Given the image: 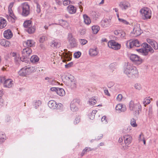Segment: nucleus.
Segmentation results:
<instances>
[{"instance_id": "obj_1", "label": "nucleus", "mask_w": 158, "mask_h": 158, "mask_svg": "<svg viewBox=\"0 0 158 158\" xmlns=\"http://www.w3.org/2000/svg\"><path fill=\"white\" fill-rule=\"evenodd\" d=\"M123 72L129 78H135L139 76L137 68L133 64L129 62L125 63L123 66Z\"/></svg>"}, {"instance_id": "obj_2", "label": "nucleus", "mask_w": 158, "mask_h": 158, "mask_svg": "<svg viewBox=\"0 0 158 158\" xmlns=\"http://www.w3.org/2000/svg\"><path fill=\"white\" fill-rule=\"evenodd\" d=\"M36 70V67L30 65L26 66L21 69L18 73L20 76L25 77L32 73L35 72Z\"/></svg>"}, {"instance_id": "obj_3", "label": "nucleus", "mask_w": 158, "mask_h": 158, "mask_svg": "<svg viewBox=\"0 0 158 158\" xmlns=\"http://www.w3.org/2000/svg\"><path fill=\"white\" fill-rule=\"evenodd\" d=\"M142 46L143 48L137 49L136 50L143 55L147 56L148 52L153 53L154 52V49L150 45L146 43H143L142 44Z\"/></svg>"}, {"instance_id": "obj_4", "label": "nucleus", "mask_w": 158, "mask_h": 158, "mask_svg": "<svg viewBox=\"0 0 158 158\" xmlns=\"http://www.w3.org/2000/svg\"><path fill=\"white\" fill-rule=\"evenodd\" d=\"M125 145L123 146L122 149L124 150L127 149L128 147V145L131 143L132 140V137L130 135L126 134L123 137Z\"/></svg>"}, {"instance_id": "obj_5", "label": "nucleus", "mask_w": 158, "mask_h": 158, "mask_svg": "<svg viewBox=\"0 0 158 158\" xmlns=\"http://www.w3.org/2000/svg\"><path fill=\"white\" fill-rule=\"evenodd\" d=\"M22 9L21 15L23 16H28L30 13V6L27 3H23L22 6Z\"/></svg>"}, {"instance_id": "obj_6", "label": "nucleus", "mask_w": 158, "mask_h": 158, "mask_svg": "<svg viewBox=\"0 0 158 158\" xmlns=\"http://www.w3.org/2000/svg\"><path fill=\"white\" fill-rule=\"evenodd\" d=\"M140 12L143 16H144L145 19H149L151 17V11L147 7H144L140 10Z\"/></svg>"}, {"instance_id": "obj_7", "label": "nucleus", "mask_w": 158, "mask_h": 158, "mask_svg": "<svg viewBox=\"0 0 158 158\" xmlns=\"http://www.w3.org/2000/svg\"><path fill=\"white\" fill-rule=\"evenodd\" d=\"M108 47L114 50H118L120 49L121 47L120 44L113 40L109 41L108 43Z\"/></svg>"}, {"instance_id": "obj_8", "label": "nucleus", "mask_w": 158, "mask_h": 158, "mask_svg": "<svg viewBox=\"0 0 158 158\" xmlns=\"http://www.w3.org/2000/svg\"><path fill=\"white\" fill-rule=\"evenodd\" d=\"M67 39L72 48L76 47L77 46V44L75 39L71 33L68 34Z\"/></svg>"}, {"instance_id": "obj_9", "label": "nucleus", "mask_w": 158, "mask_h": 158, "mask_svg": "<svg viewBox=\"0 0 158 158\" xmlns=\"http://www.w3.org/2000/svg\"><path fill=\"white\" fill-rule=\"evenodd\" d=\"M130 58L131 60L137 64H139L142 62V60L136 55L131 54Z\"/></svg>"}, {"instance_id": "obj_10", "label": "nucleus", "mask_w": 158, "mask_h": 158, "mask_svg": "<svg viewBox=\"0 0 158 158\" xmlns=\"http://www.w3.org/2000/svg\"><path fill=\"white\" fill-rule=\"evenodd\" d=\"M128 44H129V48H130L134 47H139L141 45V43L137 40H129L127 42V45H128Z\"/></svg>"}, {"instance_id": "obj_11", "label": "nucleus", "mask_w": 158, "mask_h": 158, "mask_svg": "<svg viewBox=\"0 0 158 158\" xmlns=\"http://www.w3.org/2000/svg\"><path fill=\"white\" fill-rule=\"evenodd\" d=\"M32 52L31 49L29 47L24 48L22 51L23 57L24 60H27V58L31 54Z\"/></svg>"}, {"instance_id": "obj_12", "label": "nucleus", "mask_w": 158, "mask_h": 158, "mask_svg": "<svg viewBox=\"0 0 158 158\" xmlns=\"http://www.w3.org/2000/svg\"><path fill=\"white\" fill-rule=\"evenodd\" d=\"M110 23L111 19L105 18L101 21V25L103 27H106L110 25Z\"/></svg>"}, {"instance_id": "obj_13", "label": "nucleus", "mask_w": 158, "mask_h": 158, "mask_svg": "<svg viewBox=\"0 0 158 158\" xmlns=\"http://www.w3.org/2000/svg\"><path fill=\"white\" fill-rule=\"evenodd\" d=\"M129 108L130 109H141V106L139 103H134L133 101H131L129 103Z\"/></svg>"}, {"instance_id": "obj_14", "label": "nucleus", "mask_w": 158, "mask_h": 158, "mask_svg": "<svg viewBox=\"0 0 158 158\" xmlns=\"http://www.w3.org/2000/svg\"><path fill=\"white\" fill-rule=\"evenodd\" d=\"M80 100L76 99L73 100L70 104V107L71 109H75L76 108H78L79 106Z\"/></svg>"}, {"instance_id": "obj_15", "label": "nucleus", "mask_w": 158, "mask_h": 158, "mask_svg": "<svg viewBox=\"0 0 158 158\" xmlns=\"http://www.w3.org/2000/svg\"><path fill=\"white\" fill-rule=\"evenodd\" d=\"M119 6L122 10H125L130 6V4L127 2H122L119 3Z\"/></svg>"}, {"instance_id": "obj_16", "label": "nucleus", "mask_w": 158, "mask_h": 158, "mask_svg": "<svg viewBox=\"0 0 158 158\" xmlns=\"http://www.w3.org/2000/svg\"><path fill=\"white\" fill-rule=\"evenodd\" d=\"M13 35V33L10 29L6 30L3 33L4 37L7 39H10L11 38Z\"/></svg>"}, {"instance_id": "obj_17", "label": "nucleus", "mask_w": 158, "mask_h": 158, "mask_svg": "<svg viewBox=\"0 0 158 158\" xmlns=\"http://www.w3.org/2000/svg\"><path fill=\"white\" fill-rule=\"evenodd\" d=\"M50 46L54 48H58L60 46V43L57 40H54L50 43Z\"/></svg>"}, {"instance_id": "obj_18", "label": "nucleus", "mask_w": 158, "mask_h": 158, "mask_svg": "<svg viewBox=\"0 0 158 158\" xmlns=\"http://www.w3.org/2000/svg\"><path fill=\"white\" fill-rule=\"evenodd\" d=\"M64 78L66 81L69 83L72 81H74V80L75 79L74 77L69 73H67L65 74Z\"/></svg>"}, {"instance_id": "obj_19", "label": "nucleus", "mask_w": 158, "mask_h": 158, "mask_svg": "<svg viewBox=\"0 0 158 158\" xmlns=\"http://www.w3.org/2000/svg\"><path fill=\"white\" fill-rule=\"evenodd\" d=\"M13 85V81L10 79L6 80L3 83L4 87L7 88H10Z\"/></svg>"}, {"instance_id": "obj_20", "label": "nucleus", "mask_w": 158, "mask_h": 158, "mask_svg": "<svg viewBox=\"0 0 158 158\" xmlns=\"http://www.w3.org/2000/svg\"><path fill=\"white\" fill-rule=\"evenodd\" d=\"M132 33L134 34V36L136 37L139 35L141 33L140 29L139 26H136L134 27Z\"/></svg>"}, {"instance_id": "obj_21", "label": "nucleus", "mask_w": 158, "mask_h": 158, "mask_svg": "<svg viewBox=\"0 0 158 158\" xmlns=\"http://www.w3.org/2000/svg\"><path fill=\"white\" fill-rule=\"evenodd\" d=\"M35 43L33 40H29L24 42L23 44L24 46L25 45L27 47H28L33 46L35 45Z\"/></svg>"}, {"instance_id": "obj_22", "label": "nucleus", "mask_w": 158, "mask_h": 158, "mask_svg": "<svg viewBox=\"0 0 158 158\" xmlns=\"http://www.w3.org/2000/svg\"><path fill=\"white\" fill-rule=\"evenodd\" d=\"M67 10L69 13L72 14L75 13L76 12V8L74 6L70 5L67 7Z\"/></svg>"}, {"instance_id": "obj_23", "label": "nucleus", "mask_w": 158, "mask_h": 158, "mask_svg": "<svg viewBox=\"0 0 158 158\" xmlns=\"http://www.w3.org/2000/svg\"><path fill=\"white\" fill-rule=\"evenodd\" d=\"M27 60H24L23 58V56H22V57H21L19 54L17 55L14 58L15 62L16 64H19V62H21V61L26 62V61Z\"/></svg>"}, {"instance_id": "obj_24", "label": "nucleus", "mask_w": 158, "mask_h": 158, "mask_svg": "<svg viewBox=\"0 0 158 158\" xmlns=\"http://www.w3.org/2000/svg\"><path fill=\"white\" fill-rule=\"evenodd\" d=\"M45 80H47L48 82L49 85H57L58 82L54 80L53 79L51 78H49L48 77H46L45 78Z\"/></svg>"}, {"instance_id": "obj_25", "label": "nucleus", "mask_w": 158, "mask_h": 158, "mask_svg": "<svg viewBox=\"0 0 158 158\" xmlns=\"http://www.w3.org/2000/svg\"><path fill=\"white\" fill-rule=\"evenodd\" d=\"M89 53L91 56H95L97 55L98 51L96 48H90L89 51Z\"/></svg>"}, {"instance_id": "obj_26", "label": "nucleus", "mask_w": 158, "mask_h": 158, "mask_svg": "<svg viewBox=\"0 0 158 158\" xmlns=\"http://www.w3.org/2000/svg\"><path fill=\"white\" fill-rule=\"evenodd\" d=\"M6 24V19L2 17H0V29L5 27Z\"/></svg>"}, {"instance_id": "obj_27", "label": "nucleus", "mask_w": 158, "mask_h": 158, "mask_svg": "<svg viewBox=\"0 0 158 158\" xmlns=\"http://www.w3.org/2000/svg\"><path fill=\"white\" fill-rule=\"evenodd\" d=\"M41 104V102L39 100H34L33 102V106L35 109L40 108Z\"/></svg>"}, {"instance_id": "obj_28", "label": "nucleus", "mask_w": 158, "mask_h": 158, "mask_svg": "<svg viewBox=\"0 0 158 158\" xmlns=\"http://www.w3.org/2000/svg\"><path fill=\"white\" fill-rule=\"evenodd\" d=\"M0 44L1 45L5 47L9 46L10 43L8 41H7L6 40L3 39L1 40L0 41Z\"/></svg>"}, {"instance_id": "obj_29", "label": "nucleus", "mask_w": 158, "mask_h": 158, "mask_svg": "<svg viewBox=\"0 0 158 158\" xmlns=\"http://www.w3.org/2000/svg\"><path fill=\"white\" fill-rule=\"evenodd\" d=\"M57 94L59 95L63 96L65 94V93L64 89L62 88H58L57 90Z\"/></svg>"}, {"instance_id": "obj_30", "label": "nucleus", "mask_w": 158, "mask_h": 158, "mask_svg": "<svg viewBox=\"0 0 158 158\" xmlns=\"http://www.w3.org/2000/svg\"><path fill=\"white\" fill-rule=\"evenodd\" d=\"M25 30L29 34H32L35 32V27L31 26V27L25 29Z\"/></svg>"}, {"instance_id": "obj_31", "label": "nucleus", "mask_w": 158, "mask_h": 158, "mask_svg": "<svg viewBox=\"0 0 158 158\" xmlns=\"http://www.w3.org/2000/svg\"><path fill=\"white\" fill-rule=\"evenodd\" d=\"M32 21L31 20H27L24 22L23 25L24 27L27 29L32 26Z\"/></svg>"}, {"instance_id": "obj_32", "label": "nucleus", "mask_w": 158, "mask_h": 158, "mask_svg": "<svg viewBox=\"0 0 158 158\" xmlns=\"http://www.w3.org/2000/svg\"><path fill=\"white\" fill-rule=\"evenodd\" d=\"M56 104L54 101H50L48 103V105L49 107L51 109H55Z\"/></svg>"}, {"instance_id": "obj_33", "label": "nucleus", "mask_w": 158, "mask_h": 158, "mask_svg": "<svg viewBox=\"0 0 158 158\" xmlns=\"http://www.w3.org/2000/svg\"><path fill=\"white\" fill-rule=\"evenodd\" d=\"M39 57L36 55L32 56L30 58L31 61L33 63H35L39 61Z\"/></svg>"}, {"instance_id": "obj_34", "label": "nucleus", "mask_w": 158, "mask_h": 158, "mask_svg": "<svg viewBox=\"0 0 158 158\" xmlns=\"http://www.w3.org/2000/svg\"><path fill=\"white\" fill-rule=\"evenodd\" d=\"M84 22L86 24H89L91 23V20L89 17L86 15H83Z\"/></svg>"}, {"instance_id": "obj_35", "label": "nucleus", "mask_w": 158, "mask_h": 158, "mask_svg": "<svg viewBox=\"0 0 158 158\" xmlns=\"http://www.w3.org/2000/svg\"><path fill=\"white\" fill-rule=\"evenodd\" d=\"M96 102L97 101L95 99V97H93L89 99V103L90 105L92 106L95 105Z\"/></svg>"}, {"instance_id": "obj_36", "label": "nucleus", "mask_w": 158, "mask_h": 158, "mask_svg": "<svg viewBox=\"0 0 158 158\" xmlns=\"http://www.w3.org/2000/svg\"><path fill=\"white\" fill-rule=\"evenodd\" d=\"M151 99L152 98H150L149 97H146L143 100V103L144 106H145L146 105L150 103Z\"/></svg>"}, {"instance_id": "obj_37", "label": "nucleus", "mask_w": 158, "mask_h": 158, "mask_svg": "<svg viewBox=\"0 0 158 158\" xmlns=\"http://www.w3.org/2000/svg\"><path fill=\"white\" fill-rule=\"evenodd\" d=\"M92 29L94 34H97L99 30V27L98 26H93L92 27Z\"/></svg>"}, {"instance_id": "obj_38", "label": "nucleus", "mask_w": 158, "mask_h": 158, "mask_svg": "<svg viewBox=\"0 0 158 158\" xmlns=\"http://www.w3.org/2000/svg\"><path fill=\"white\" fill-rule=\"evenodd\" d=\"M7 17L8 21L13 23L15 22V19H17L15 15H7Z\"/></svg>"}, {"instance_id": "obj_39", "label": "nucleus", "mask_w": 158, "mask_h": 158, "mask_svg": "<svg viewBox=\"0 0 158 158\" xmlns=\"http://www.w3.org/2000/svg\"><path fill=\"white\" fill-rule=\"evenodd\" d=\"M97 111L96 110H93L91 113L89 114V117L90 119L93 120L94 118L95 115Z\"/></svg>"}, {"instance_id": "obj_40", "label": "nucleus", "mask_w": 158, "mask_h": 158, "mask_svg": "<svg viewBox=\"0 0 158 158\" xmlns=\"http://www.w3.org/2000/svg\"><path fill=\"white\" fill-rule=\"evenodd\" d=\"M6 139V136L4 134L0 133V144L4 142Z\"/></svg>"}, {"instance_id": "obj_41", "label": "nucleus", "mask_w": 158, "mask_h": 158, "mask_svg": "<svg viewBox=\"0 0 158 158\" xmlns=\"http://www.w3.org/2000/svg\"><path fill=\"white\" fill-rule=\"evenodd\" d=\"M69 83L70 84V87L72 89H74L76 88L77 84L75 81V79H74V81H72Z\"/></svg>"}, {"instance_id": "obj_42", "label": "nucleus", "mask_w": 158, "mask_h": 158, "mask_svg": "<svg viewBox=\"0 0 158 158\" xmlns=\"http://www.w3.org/2000/svg\"><path fill=\"white\" fill-rule=\"evenodd\" d=\"M155 50H157L158 49V44L155 41H154L153 43L151 45Z\"/></svg>"}, {"instance_id": "obj_43", "label": "nucleus", "mask_w": 158, "mask_h": 158, "mask_svg": "<svg viewBox=\"0 0 158 158\" xmlns=\"http://www.w3.org/2000/svg\"><path fill=\"white\" fill-rule=\"evenodd\" d=\"M118 21L120 22L121 23L123 24L126 25L129 24V23L124 19H118Z\"/></svg>"}, {"instance_id": "obj_44", "label": "nucleus", "mask_w": 158, "mask_h": 158, "mask_svg": "<svg viewBox=\"0 0 158 158\" xmlns=\"http://www.w3.org/2000/svg\"><path fill=\"white\" fill-rule=\"evenodd\" d=\"M134 87L135 89L138 90H140L142 89L140 84L138 83H136L134 85Z\"/></svg>"}, {"instance_id": "obj_45", "label": "nucleus", "mask_w": 158, "mask_h": 158, "mask_svg": "<svg viewBox=\"0 0 158 158\" xmlns=\"http://www.w3.org/2000/svg\"><path fill=\"white\" fill-rule=\"evenodd\" d=\"M47 40V37L46 36H42L40 38L39 41L40 43H43Z\"/></svg>"}, {"instance_id": "obj_46", "label": "nucleus", "mask_w": 158, "mask_h": 158, "mask_svg": "<svg viewBox=\"0 0 158 158\" xmlns=\"http://www.w3.org/2000/svg\"><path fill=\"white\" fill-rule=\"evenodd\" d=\"M131 124L133 127H136L137 126L135 120L133 118H132L131 120Z\"/></svg>"}, {"instance_id": "obj_47", "label": "nucleus", "mask_w": 158, "mask_h": 158, "mask_svg": "<svg viewBox=\"0 0 158 158\" xmlns=\"http://www.w3.org/2000/svg\"><path fill=\"white\" fill-rule=\"evenodd\" d=\"M125 106L123 105L122 103H119L115 107V109H122V108H125Z\"/></svg>"}, {"instance_id": "obj_48", "label": "nucleus", "mask_w": 158, "mask_h": 158, "mask_svg": "<svg viewBox=\"0 0 158 158\" xmlns=\"http://www.w3.org/2000/svg\"><path fill=\"white\" fill-rule=\"evenodd\" d=\"M36 11L38 14L41 12L40 6L38 3H36Z\"/></svg>"}, {"instance_id": "obj_49", "label": "nucleus", "mask_w": 158, "mask_h": 158, "mask_svg": "<svg viewBox=\"0 0 158 158\" xmlns=\"http://www.w3.org/2000/svg\"><path fill=\"white\" fill-rule=\"evenodd\" d=\"M79 41L82 45H84L86 44L87 43V41L86 40L83 39H80L79 40Z\"/></svg>"}, {"instance_id": "obj_50", "label": "nucleus", "mask_w": 158, "mask_h": 158, "mask_svg": "<svg viewBox=\"0 0 158 158\" xmlns=\"http://www.w3.org/2000/svg\"><path fill=\"white\" fill-rule=\"evenodd\" d=\"M123 98L122 95L121 94H119L116 98V100L118 102H121Z\"/></svg>"}, {"instance_id": "obj_51", "label": "nucleus", "mask_w": 158, "mask_h": 158, "mask_svg": "<svg viewBox=\"0 0 158 158\" xmlns=\"http://www.w3.org/2000/svg\"><path fill=\"white\" fill-rule=\"evenodd\" d=\"M81 55V53L80 52H78L75 53L74 54V56L75 58H79Z\"/></svg>"}, {"instance_id": "obj_52", "label": "nucleus", "mask_w": 158, "mask_h": 158, "mask_svg": "<svg viewBox=\"0 0 158 158\" xmlns=\"http://www.w3.org/2000/svg\"><path fill=\"white\" fill-rule=\"evenodd\" d=\"M101 121L103 123L106 124L107 123V122L106 119V117L105 116H104L101 118Z\"/></svg>"}, {"instance_id": "obj_53", "label": "nucleus", "mask_w": 158, "mask_h": 158, "mask_svg": "<svg viewBox=\"0 0 158 158\" xmlns=\"http://www.w3.org/2000/svg\"><path fill=\"white\" fill-rule=\"evenodd\" d=\"M88 148H85L82 151V152L80 154V155L81 156V157L83 156L84 154L87 152V149Z\"/></svg>"}, {"instance_id": "obj_54", "label": "nucleus", "mask_w": 158, "mask_h": 158, "mask_svg": "<svg viewBox=\"0 0 158 158\" xmlns=\"http://www.w3.org/2000/svg\"><path fill=\"white\" fill-rule=\"evenodd\" d=\"M63 105L60 103L58 104H56V106H55V109H60V108H63Z\"/></svg>"}, {"instance_id": "obj_55", "label": "nucleus", "mask_w": 158, "mask_h": 158, "mask_svg": "<svg viewBox=\"0 0 158 158\" xmlns=\"http://www.w3.org/2000/svg\"><path fill=\"white\" fill-rule=\"evenodd\" d=\"M70 3V1L69 0H63V4L64 6H66Z\"/></svg>"}, {"instance_id": "obj_56", "label": "nucleus", "mask_w": 158, "mask_h": 158, "mask_svg": "<svg viewBox=\"0 0 158 158\" xmlns=\"http://www.w3.org/2000/svg\"><path fill=\"white\" fill-rule=\"evenodd\" d=\"M73 62H71L67 64H65V67L66 68H69L72 66L73 65Z\"/></svg>"}, {"instance_id": "obj_57", "label": "nucleus", "mask_w": 158, "mask_h": 158, "mask_svg": "<svg viewBox=\"0 0 158 158\" xmlns=\"http://www.w3.org/2000/svg\"><path fill=\"white\" fill-rule=\"evenodd\" d=\"M120 35L121 38H123L126 36V34L124 31H121Z\"/></svg>"}, {"instance_id": "obj_58", "label": "nucleus", "mask_w": 158, "mask_h": 158, "mask_svg": "<svg viewBox=\"0 0 158 158\" xmlns=\"http://www.w3.org/2000/svg\"><path fill=\"white\" fill-rule=\"evenodd\" d=\"M146 40L147 42L150 45H151L152 43H153V42L154 41V40H153L148 38Z\"/></svg>"}, {"instance_id": "obj_59", "label": "nucleus", "mask_w": 158, "mask_h": 158, "mask_svg": "<svg viewBox=\"0 0 158 158\" xmlns=\"http://www.w3.org/2000/svg\"><path fill=\"white\" fill-rule=\"evenodd\" d=\"M126 110V109H116V112L117 113H120L121 112H124Z\"/></svg>"}, {"instance_id": "obj_60", "label": "nucleus", "mask_w": 158, "mask_h": 158, "mask_svg": "<svg viewBox=\"0 0 158 158\" xmlns=\"http://www.w3.org/2000/svg\"><path fill=\"white\" fill-rule=\"evenodd\" d=\"M80 33L81 35H83L85 33V29L81 30H80Z\"/></svg>"}, {"instance_id": "obj_61", "label": "nucleus", "mask_w": 158, "mask_h": 158, "mask_svg": "<svg viewBox=\"0 0 158 158\" xmlns=\"http://www.w3.org/2000/svg\"><path fill=\"white\" fill-rule=\"evenodd\" d=\"M9 16L15 15L13 13V11L12 9H8Z\"/></svg>"}, {"instance_id": "obj_62", "label": "nucleus", "mask_w": 158, "mask_h": 158, "mask_svg": "<svg viewBox=\"0 0 158 158\" xmlns=\"http://www.w3.org/2000/svg\"><path fill=\"white\" fill-rule=\"evenodd\" d=\"M143 137H144V135L143 133H141L139 135V141H141L142 140Z\"/></svg>"}, {"instance_id": "obj_63", "label": "nucleus", "mask_w": 158, "mask_h": 158, "mask_svg": "<svg viewBox=\"0 0 158 158\" xmlns=\"http://www.w3.org/2000/svg\"><path fill=\"white\" fill-rule=\"evenodd\" d=\"M0 82L1 83H4L5 82V81L6 80H5V77H0Z\"/></svg>"}, {"instance_id": "obj_64", "label": "nucleus", "mask_w": 158, "mask_h": 158, "mask_svg": "<svg viewBox=\"0 0 158 158\" xmlns=\"http://www.w3.org/2000/svg\"><path fill=\"white\" fill-rule=\"evenodd\" d=\"M121 31L119 30H116L114 31V33L115 35H118L119 34L120 35Z\"/></svg>"}]
</instances>
